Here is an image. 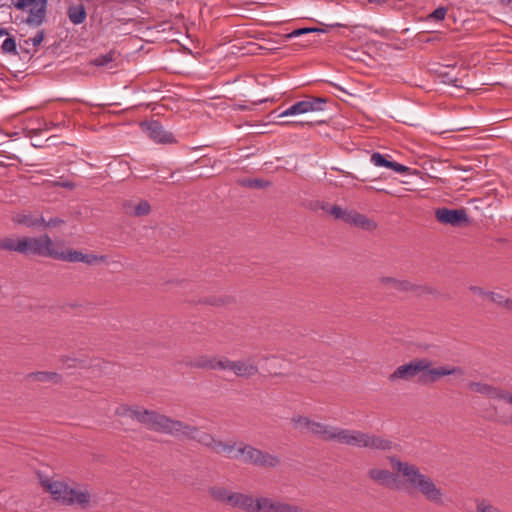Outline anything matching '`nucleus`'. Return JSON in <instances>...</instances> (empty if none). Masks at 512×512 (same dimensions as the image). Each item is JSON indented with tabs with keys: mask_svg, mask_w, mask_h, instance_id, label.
Returning a JSON list of instances; mask_svg holds the SVG:
<instances>
[{
	"mask_svg": "<svg viewBox=\"0 0 512 512\" xmlns=\"http://www.w3.org/2000/svg\"><path fill=\"white\" fill-rule=\"evenodd\" d=\"M280 512H304V509L298 505L281 502Z\"/></svg>",
	"mask_w": 512,
	"mask_h": 512,
	"instance_id": "nucleus-47",
	"label": "nucleus"
},
{
	"mask_svg": "<svg viewBox=\"0 0 512 512\" xmlns=\"http://www.w3.org/2000/svg\"><path fill=\"white\" fill-rule=\"evenodd\" d=\"M447 13V8L444 6H440L436 8L430 15L429 18L436 20V21H442L444 20Z\"/></svg>",
	"mask_w": 512,
	"mask_h": 512,
	"instance_id": "nucleus-46",
	"label": "nucleus"
},
{
	"mask_svg": "<svg viewBox=\"0 0 512 512\" xmlns=\"http://www.w3.org/2000/svg\"><path fill=\"white\" fill-rule=\"evenodd\" d=\"M44 38H45V31L44 30H39L36 33V35L33 38L29 39V40H30V42H32L33 46H38V45H40L43 42Z\"/></svg>",
	"mask_w": 512,
	"mask_h": 512,
	"instance_id": "nucleus-50",
	"label": "nucleus"
},
{
	"mask_svg": "<svg viewBox=\"0 0 512 512\" xmlns=\"http://www.w3.org/2000/svg\"><path fill=\"white\" fill-rule=\"evenodd\" d=\"M447 81L450 82V83H453L455 86H458L456 84L457 78H454V79L453 78H447Z\"/></svg>",
	"mask_w": 512,
	"mask_h": 512,
	"instance_id": "nucleus-61",
	"label": "nucleus"
},
{
	"mask_svg": "<svg viewBox=\"0 0 512 512\" xmlns=\"http://www.w3.org/2000/svg\"><path fill=\"white\" fill-rule=\"evenodd\" d=\"M65 223V221L59 217H54V218H50L48 221H46L44 219V223L41 224V227L43 229H47V228H55V227H60L61 225H63Z\"/></svg>",
	"mask_w": 512,
	"mask_h": 512,
	"instance_id": "nucleus-45",
	"label": "nucleus"
},
{
	"mask_svg": "<svg viewBox=\"0 0 512 512\" xmlns=\"http://www.w3.org/2000/svg\"><path fill=\"white\" fill-rule=\"evenodd\" d=\"M239 186L251 189H266L272 185L269 180L261 178H240L236 180Z\"/></svg>",
	"mask_w": 512,
	"mask_h": 512,
	"instance_id": "nucleus-32",
	"label": "nucleus"
},
{
	"mask_svg": "<svg viewBox=\"0 0 512 512\" xmlns=\"http://www.w3.org/2000/svg\"><path fill=\"white\" fill-rule=\"evenodd\" d=\"M0 250L9 252H18L24 255L30 254L29 237L12 238L5 237L0 239Z\"/></svg>",
	"mask_w": 512,
	"mask_h": 512,
	"instance_id": "nucleus-17",
	"label": "nucleus"
},
{
	"mask_svg": "<svg viewBox=\"0 0 512 512\" xmlns=\"http://www.w3.org/2000/svg\"><path fill=\"white\" fill-rule=\"evenodd\" d=\"M257 459L256 466L260 468H274L281 463L278 456L262 450L260 451Z\"/></svg>",
	"mask_w": 512,
	"mask_h": 512,
	"instance_id": "nucleus-30",
	"label": "nucleus"
},
{
	"mask_svg": "<svg viewBox=\"0 0 512 512\" xmlns=\"http://www.w3.org/2000/svg\"><path fill=\"white\" fill-rule=\"evenodd\" d=\"M62 375L53 371H36L25 375L27 383H37L39 387H48V384L58 385L62 382Z\"/></svg>",
	"mask_w": 512,
	"mask_h": 512,
	"instance_id": "nucleus-15",
	"label": "nucleus"
},
{
	"mask_svg": "<svg viewBox=\"0 0 512 512\" xmlns=\"http://www.w3.org/2000/svg\"><path fill=\"white\" fill-rule=\"evenodd\" d=\"M246 50V47L238 46L236 43H234L233 40L226 41V57L229 55H242L245 56L249 53V51Z\"/></svg>",
	"mask_w": 512,
	"mask_h": 512,
	"instance_id": "nucleus-38",
	"label": "nucleus"
},
{
	"mask_svg": "<svg viewBox=\"0 0 512 512\" xmlns=\"http://www.w3.org/2000/svg\"><path fill=\"white\" fill-rule=\"evenodd\" d=\"M69 20L75 24H82L87 17L86 9L83 4L69 6L67 10Z\"/></svg>",
	"mask_w": 512,
	"mask_h": 512,
	"instance_id": "nucleus-31",
	"label": "nucleus"
},
{
	"mask_svg": "<svg viewBox=\"0 0 512 512\" xmlns=\"http://www.w3.org/2000/svg\"><path fill=\"white\" fill-rule=\"evenodd\" d=\"M226 502L246 512H256V499L251 495L237 492L230 493L226 495Z\"/></svg>",
	"mask_w": 512,
	"mask_h": 512,
	"instance_id": "nucleus-18",
	"label": "nucleus"
},
{
	"mask_svg": "<svg viewBox=\"0 0 512 512\" xmlns=\"http://www.w3.org/2000/svg\"><path fill=\"white\" fill-rule=\"evenodd\" d=\"M74 364L70 365V367H80V368H86L87 365L85 364L84 360L81 359H73Z\"/></svg>",
	"mask_w": 512,
	"mask_h": 512,
	"instance_id": "nucleus-56",
	"label": "nucleus"
},
{
	"mask_svg": "<svg viewBox=\"0 0 512 512\" xmlns=\"http://www.w3.org/2000/svg\"><path fill=\"white\" fill-rule=\"evenodd\" d=\"M226 369L242 379H250L259 373V368L252 357L235 361L226 359Z\"/></svg>",
	"mask_w": 512,
	"mask_h": 512,
	"instance_id": "nucleus-12",
	"label": "nucleus"
},
{
	"mask_svg": "<svg viewBox=\"0 0 512 512\" xmlns=\"http://www.w3.org/2000/svg\"><path fill=\"white\" fill-rule=\"evenodd\" d=\"M151 212V205L147 200H140L131 212L132 217L147 216Z\"/></svg>",
	"mask_w": 512,
	"mask_h": 512,
	"instance_id": "nucleus-35",
	"label": "nucleus"
},
{
	"mask_svg": "<svg viewBox=\"0 0 512 512\" xmlns=\"http://www.w3.org/2000/svg\"><path fill=\"white\" fill-rule=\"evenodd\" d=\"M313 420L307 416L303 415H294L291 418V424L294 429L299 430L300 432L308 431L310 432V427L312 425Z\"/></svg>",
	"mask_w": 512,
	"mask_h": 512,
	"instance_id": "nucleus-33",
	"label": "nucleus"
},
{
	"mask_svg": "<svg viewBox=\"0 0 512 512\" xmlns=\"http://www.w3.org/2000/svg\"><path fill=\"white\" fill-rule=\"evenodd\" d=\"M42 487L48 491L52 498L60 502L64 505H72L74 504V500L72 499L73 494H75V489L70 487L64 481H51L49 479L41 480Z\"/></svg>",
	"mask_w": 512,
	"mask_h": 512,
	"instance_id": "nucleus-8",
	"label": "nucleus"
},
{
	"mask_svg": "<svg viewBox=\"0 0 512 512\" xmlns=\"http://www.w3.org/2000/svg\"><path fill=\"white\" fill-rule=\"evenodd\" d=\"M511 1H512V0H501V2H502L503 4H506V5L510 4V3H511Z\"/></svg>",
	"mask_w": 512,
	"mask_h": 512,
	"instance_id": "nucleus-63",
	"label": "nucleus"
},
{
	"mask_svg": "<svg viewBox=\"0 0 512 512\" xmlns=\"http://www.w3.org/2000/svg\"><path fill=\"white\" fill-rule=\"evenodd\" d=\"M210 494L213 499L218 501H224V489L223 488H210Z\"/></svg>",
	"mask_w": 512,
	"mask_h": 512,
	"instance_id": "nucleus-49",
	"label": "nucleus"
},
{
	"mask_svg": "<svg viewBox=\"0 0 512 512\" xmlns=\"http://www.w3.org/2000/svg\"><path fill=\"white\" fill-rule=\"evenodd\" d=\"M107 175L119 181H124L132 174L128 161L123 159H114L107 165Z\"/></svg>",
	"mask_w": 512,
	"mask_h": 512,
	"instance_id": "nucleus-19",
	"label": "nucleus"
},
{
	"mask_svg": "<svg viewBox=\"0 0 512 512\" xmlns=\"http://www.w3.org/2000/svg\"><path fill=\"white\" fill-rule=\"evenodd\" d=\"M409 281L410 280L408 279H399L390 276H382L379 278V283L382 286L393 289L396 292L406 294L408 290Z\"/></svg>",
	"mask_w": 512,
	"mask_h": 512,
	"instance_id": "nucleus-27",
	"label": "nucleus"
},
{
	"mask_svg": "<svg viewBox=\"0 0 512 512\" xmlns=\"http://www.w3.org/2000/svg\"><path fill=\"white\" fill-rule=\"evenodd\" d=\"M260 451V449L248 444L241 443L239 446H237L235 443L230 444L226 442V452L230 454V457L234 459H240L246 464H252L256 466Z\"/></svg>",
	"mask_w": 512,
	"mask_h": 512,
	"instance_id": "nucleus-13",
	"label": "nucleus"
},
{
	"mask_svg": "<svg viewBox=\"0 0 512 512\" xmlns=\"http://www.w3.org/2000/svg\"><path fill=\"white\" fill-rule=\"evenodd\" d=\"M349 212L350 211H348V210H343L338 205H332V207L329 209L330 215H332L335 219H340V220H343L344 222L346 221L347 215L349 214Z\"/></svg>",
	"mask_w": 512,
	"mask_h": 512,
	"instance_id": "nucleus-41",
	"label": "nucleus"
},
{
	"mask_svg": "<svg viewBox=\"0 0 512 512\" xmlns=\"http://www.w3.org/2000/svg\"><path fill=\"white\" fill-rule=\"evenodd\" d=\"M136 205L131 200H125L122 203V209L125 214L131 216V212H133V209Z\"/></svg>",
	"mask_w": 512,
	"mask_h": 512,
	"instance_id": "nucleus-51",
	"label": "nucleus"
},
{
	"mask_svg": "<svg viewBox=\"0 0 512 512\" xmlns=\"http://www.w3.org/2000/svg\"><path fill=\"white\" fill-rule=\"evenodd\" d=\"M257 102H263V100H262V99H259V100H257V101H252V103H253V104H256Z\"/></svg>",
	"mask_w": 512,
	"mask_h": 512,
	"instance_id": "nucleus-64",
	"label": "nucleus"
},
{
	"mask_svg": "<svg viewBox=\"0 0 512 512\" xmlns=\"http://www.w3.org/2000/svg\"><path fill=\"white\" fill-rule=\"evenodd\" d=\"M114 59H115V51L111 50L108 53H106L105 55H100L99 57L92 59L89 62V65L102 67V66L108 65L109 63L114 61Z\"/></svg>",
	"mask_w": 512,
	"mask_h": 512,
	"instance_id": "nucleus-36",
	"label": "nucleus"
},
{
	"mask_svg": "<svg viewBox=\"0 0 512 512\" xmlns=\"http://www.w3.org/2000/svg\"><path fill=\"white\" fill-rule=\"evenodd\" d=\"M468 387L473 392L480 393L492 399L501 400L505 397L503 389L487 383L471 381Z\"/></svg>",
	"mask_w": 512,
	"mask_h": 512,
	"instance_id": "nucleus-20",
	"label": "nucleus"
},
{
	"mask_svg": "<svg viewBox=\"0 0 512 512\" xmlns=\"http://www.w3.org/2000/svg\"><path fill=\"white\" fill-rule=\"evenodd\" d=\"M115 414L136 420L148 429L171 435H178L181 432L186 437H194L192 432L196 430L182 421L173 420L155 410H148L138 405L121 404L116 408Z\"/></svg>",
	"mask_w": 512,
	"mask_h": 512,
	"instance_id": "nucleus-3",
	"label": "nucleus"
},
{
	"mask_svg": "<svg viewBox=\"0 0 512 512\" xmlns=\"http://www.w3.org/2000/svg\"><path fill=\"white\" fill-rule=\"evenodd\" d=\"M20 160L15 155H2L0 154V166L10 167L15 166Z\"/></svg>",
	"mask_w": 512,
	"mask_h": 512,
	"instance_id": "nucleus-43",
	"label": "nucleus"
},
{
	"mask_svg": "<svg viewBox=\"0 0 512 512\" xmlns=\"http://www.w3.org/2000/svg\"><path fill=\"white\" fill-rule=\"evenodd\" d=\"M345 223L352 224L367 231H372L377 227V224L372 219L356 211L349 212Z\"/></svg>",
	"mask_w": 512,
	"mask_h": 512,
	"instance_id": "nucleus-24",
	"label": "nucleus"
},
{
	"mask_svg": "<svg viewBox=\"0 0 512 512\" xmlns=\"http://www.w3.org/2000/svg\"><path fill=\"white\" fill-rule=\"evenodd\" d=\"M407 293H412L416 297H422L424 295H430L434 299L446 298L437 288L427 283H413L409 281Z\"/></svg>",
	"mask_w": 512,
	"mask_h": 512,
	"instance_id": "nucleus-23",
	"label": "nucleus"
},
{
	"mask_svg": "<svg viewBox=\"0 0 512 512\" xmlns=\"http://www.w3.org/2000/svg\"><path fill=\"white\" fill-rule=\"evenodd\" d=\"M465 371L460 366H438L432 367V361L427 358H415L410 362L400 365L388 377L389 381H409L419 375L421 384H432L444 376H463Z\"/></svg>",
	"mask_w": 512,
	"mask_h": 512,
	"instance_id": "nucleus-4",
	"label": "nucleus"
},
{
	"mask_svg": "<svg viewBox=\"0 0 512 512\" xmlns=\"http://www.w3.org/2000/svg\"><path fill=\"white\" fill-rule=\"evenodd\" d=\"M469 290L472 293L479 295L480 297H486L490 300V293H492V291H486L482 287H479V286H470Z\"/></svg>",
	"mask_w": 512,
	"mask_h": 512,
	"instance_id": "nucleus-48",
	"label": "nucleus"
},
{
	"mask_svg": "<svg viewBox=\"0 0 512 512\" xmlns=\"http://www.w3.org/2000/svg\"><path fill=\"white\" fill-rule=\"evenodd\" d=\"M232 107H233V109H235V110H236L237 108L242 109V110L247 109V106H246V105H239V106L233 105Z\"/></svg>",
	"mask_w": 512,
	"mask_h": 512,
	"instance_id": "nucleus-60",
	"label": "nucleus"
},
{
	"mask_svg": "<svg viewBox=\"0 0 512 512\" xmlns=\"http://www.w3.org/2000/svg\"><path fill=\"white\" fill-rule=\"evenodd\" d=\"M3 36H8L9 37V33H8V30L6 28H1L0 27V37H3Z\"/></svg>",
	"mask_w": 512,
	"mask_h": 512,
	"instance_id": "nucleus-59",
	"label": "nucleus"
},
{
	"mask_svg": "<svg viewBox=\"0 0 512 512\" xmlns=\"http://www.w3.org/2000/svg\"><path fill=\"white\" fill-rule=\"evenodd\" d=\"M255 80L249 76H237L232 81L226 80V98L233 100L237 97L255 98Z\"/></svg>",
	"mask_w": 512,
	"mask_h": 512,
	"instance_id": "nucleus-7",
	"label": "nucleus"
},
{
	"mask_svg": "<svg viewBox=\"0 0 512 512\" xmlns=\"http://www.w3.org/2000/svg\"><path fill=\"white\" fill-rule=\"evenodd\" d=\"M328 27H330V28H334V27H343V25H342V24H339V23H336V24H331V25H329Z\"/></svg>",
	"mask_w": 512,
	"mask_h": 512,
	"instance_id": "nucleus-62",
	"label": "nucleus"
},
{
	"mask_svg": "<svg viewBox=\"0 0 512 512\" xmlns=\"http://www.w3.org/2000/svg\"><path fill=\"white\" fill-rule=\"evenodd\" d=\"M90 493L88 491H76L72 499L74 503L79 504L82 508H86L90 503Z\"/></svg>",
	"mask_w": 512,
	"mask_h": 512,
	"instance_id": "nucleus-39",
	"label": "nucleus"
},
{
	"mask_svg": "<svg viewBox=\"0 0 512 512\" xmlns=\"http://www.w3.org/2000/svg\"><path fill=\"white\" fill-rule=\"evenodd\" d=\"M12 221L17 225L37 229L44 223L43 216H35L32 213H17L12 216Z\"/></svg>",
	"mask_w": 512,
	"mask_h": 512,
	"instance_id": "nucleus-25",
	"label": "nucleus"
},
{
	"mask_svg": "<svg viewBox=\"0 0 512 512\" xmlns=\"http://www.w3.org/2000/svg\"><path fill=\"white\" fill-rule=\"evenodd\" d=\"M108 257L106 255H96V254H84L82 251H78L72 248H68L64 251H61L59 260L70 262V263H78L82 262L87 265H96L100 263H106Z\"/></svg>",
	"mask_w": 512,
	"mask_h": 512,
	"instance_id": "nucleus-14",
	"label": "nucleus"
},
{
	"mask_svg": "<svg viewBox=\"0 0 512 512\" xmlns=\"http://www.w3.org/2000/svg\"><path fill=\"white\" fill-rule=\"evenodd\" d=\"M358 179L364 182L368 180H375L377 178L375 177V172L372 167L368 165L360 171V177H358Z\"/></svg>",
	"mask_w": 512,
	"mask_h": 512,
	"instance_id": "nucleus-44",
	"label": "nucleus"
},
{
	"mask_svg": "<svg viewBox=\"0 0 512 512\" xmlns=\"http://www.w3.org/2000/svg\"><path fill=\"white\" fill-rule=\"evenodd\" d=\"M345 445L379 451H389L397 447L393 441L382 436L350 429L347 431Z\"/></svg>",
	"mask_w": 512,
	"mask_h": 512,
	"instance_id": "nucleus-5",
	"label": "nucleus"
},
{
	"mask_svg": "<svg viewBox=\"0 0 512 512\" xmlns=\"http://www.w3.org/2000/svg\"><path fill=\"white\" fill-rule=\"evenodd\" d=\"M476 512H502L498 507L487 503L485 500L477 502Z\"/></svg>",
	"mask_w": 512,
	"mask_h": 512,
	"instance_id": "nucleus-42",
	"label": "nucleus"
},
{
	"mask_svg": "<svg viewBox=\"0 0 512 512\" xmlns=\"http://www.w3.org/2000/svg\"><path fill=\"white\" fill-rule=\"evenodd\" d=\"M313 207L314 209H321L329 214V209L332 207V205L324 201H316Z\"/></svg>",
	"mask_w": 512,
	"mask_h": 512,
	"instance_id": "nucleus-52",
	"label": "nucleus"
},
{
	"mask_svg": "<svg viewBox=\"0 0 512 512\" xmlns=\"http://www.w3.org/2000/svg\"><path fill=\"white\" fill-rule=\"evenodd\" d=\"M148 129L150 137L159 143H171L173 141L172 134L167 133L158 121L151 122Z\"/></svg>",
	"mask_w": 512,
	"mask_h": 512,
	"instance_id": "nucleus-28",
	"label": "nucleus"
},
{
	"mask_svg": "<svg viewBox=\"0 0 512 512\" xmlns=\"http://www.w3.org/2000/svg\"><path fill=\"white\" fill-rule=\"evenodd\" d=\"M435 217L438 222L453 227H462L469 224L470 219L466 209H450L447 207L437 208Z\"/></svg>",
	"mask_w": 512,
	"mask_h": 512,
	"instance_id": "nucleus-10",
	"label": "nucleus"
},
{
	"mask_svg": "<svg viewBox=\"0 0 512 512\" xmlns=\"http://www.w3.org/2000/svg\"><path fill=\"white\" fill-rule=\"evenodd\" d=\"M348 429L329 426L321 422L314 421L310 427V433L321 439L322 441L330 442L336 441L340 444H345Z\"/></svg>",
	"mask_w": 512,
	"mask_h": 512,
	"instance_id": "nucleus-9",
	"label": "nucleus"
},
{
	"mask_svg": "<svg viewBox=\"0 0 512 512\" xmlns=\"http://www.w3.org/2000/svg\"><path fill=\"white\" fill-rule=\"evenodd\" d=\"M490 301L508 311H512L511 298H506L504 295L492 291V293H490Z\"/></svg>",
	"mask_w": 512,
	"mask_h": 512,
	"instance_id": "nucleus-34",
	"label": "nucleus"
},
{
	"mask_svg": "<svg viewBox=\"0 0 512 512\" xmlns=\"http://www.w3.org/2000/svg\"><path fill=\"white\" fill-rule=\"evenodd\" d=\"M2 51L4 53L14 54L18 55L17 51V44L13 37L9 36L7 37L1 44H0Z\"/></svg>",
	"mask_w": 512,
	"mask_h": 512,
	"instance_id": "nucleus-40",
	"label": "nucleus"
},
{
	"mask_svg": "<svg viewBox=\"0 0 512 512\" xmlns=\"http://www.w3.org/2000/svg\"><path fill=\"white\" fill-rule=\"evenodd\" d=\"M29 45H30V40H24L23 43H20L19 47H20L21 52L24 53L25 55L29 56V58H30L32 56V54H31Z\"/></svg>",
	"mask_w": 512,
	"mask_h": 512,
	"instance_id": "nucleus-54",
	"label": "nucleus"
},
{
	"mask_svg": "<svg viewBox=\"0 0 512 512\" xmlns=\"http://www.w3.org/2000/svg\"><path fill=\"white\" fill-rule=\"evenodd\" d=\"M388 459L393 470L402 475L401 484L409 495L419 494L437 507L445 505V493L431 476L422 473L417 465L401 461L397 456Z\"/></svg>",
	"mask_w": 512,
	"mask_h": 512,
	"instance_id": "nucleus-1",
	"label": "nucleus"
},
{
	"mask_svg": "<svg viewBox=\"0 0 512 512\" xmlns=\"http://www.w3.org/2000/svg\"><path fill=\"white\" fill-rule=\"evenodd\" d=\"M448 131H461L464 130L466 127L461 122H451L447 125Z\"/></svg>",
	"mask_w": 512,
	"mask_h": 512,
	"instance_id": "nucleus-53",
	"label": "nucleus"
},
{
	"mask_svg": "<svg viewBox=\"0 0 512 512\" xmlns=\"http://www.w3.org/2000/svg\"><path fill=\"white\" fill-rule=\"evenodd\" d=\"M199 302L203 303V304L217 306V305H220L222 300L221 299H216L214 297H207V298H204V299L200 300Z\"/></svg>",
	"mask_w": 512,
	"mask_h": 512,
	"instance_id": "nucleus-55",
	"label": "nucleus"
},
{
	"mask_svg": "<svg viewBox=\"0 0 512 512\" xmlns=\"http://www.w3.org/2000/svg\"><path fill=\"white\" fill-rule=\"evenodd\" d=\"M56 185H59L61 187L68 188V189H73L75 187V184L70 181L61 182V183L57 182Z\"/></svg>",
	"mask_w": 512,
	"mask_h": 512,
	"instance_id": "nucleus-57",
	"label": "nucleus"
},
{
	"mask_svg": "<svg viewBox=\"0 0 512 512\" xmlns=\"http://www.w3.org/2000/svg\"><path fill=\"white\" fill-rule=\"evenodd\" d=\"M281 501L268 497L256 498V512H280Z\"/></svg>",
	"mask_w": 512,
	"mask_h": 512,
	"instance_id": "nucleus-29",
	"label": "nucleus"
},
{
	"mask_svg": "<svg viewBox=\"0 0 512 512\" xmlns=\"http://www.w3.org/2000/svg\"><path fill=\"white\" fill-rule=\"evenodd\" d=\"M371 161L373 162V164L375 166L385 167V168L391 169L398 173H409V174H414V175L421 174V172L416 169L412 170L411 168H409L403 164L388 160L385 155H383L379 152H374L371 155Z\"/></svg>",
	"mask_w": 512,
	"mask_h": 512,
	"instance_id": "nucleus-16",
	"label": "nucleus"
},
{
	"mask_svg": "<svg viewBox=\"0 0 512 512\" xmlns=\"http://www.w3.org/2000/svg\"><path fill=\"white\" fill-rule=\"evenodd\" d=\"M193 427L196 429L192 432L194 437H188L189 439L197 440L199 443L212 448L217 453L224 450V445L221 441H216L210 434L204 432L199 433L198 428L195 426Z\"/></svg>",
	"mask_w": 512,
	"mask_h": 512,
	"instance_id": "nucleus-26",
	"label": "nucleus"
},
{
	"mask_svg": "<svg viewBox=\"0 0 512 512\" xmlns=\"http://www.w3.org/2000/svg\"><path fill=\"white\" fill-rule=\"evenodd\" d=\"M504 395H505V397L502 398L501 400H506V401H508L509 403L512 404V394L509 393L508 391L504 390Z\"/></svg>",
	"mask_w": 512,
	"mask_h": 512,
	"instance_id": "nucleus-58",
	"label": "nucleus"
},
{
	"mask_svg": "<svg viewBox=\"0 0 512 512\" xmlns=\"http://www.w3.org/2000/svg\"><path fill=\"white\" fill-rule=\"evenodd\" d=\"M10 4L2 3L0 7H14L20 11H28L26 23L40 26L46 20L47 0H10Z\"/></svg>",
	"mask_w": 512,
	"mask_h": 512,
	"instance_id": "nucleus-6",
	"label": "nucleus"
},
{
	"mask_svg": "<svg viewBox=\"0 0 512 512\" xmlns=\"http://www.w3.org/2000/svg\"><path fill=\"white\" fill-rule=\"evenodd\" d=\"M367 475L370 480L375 483L388 487H391V483L397 478V475L388 469L371 468L368 470Z\"/></svg>",
	"mask_w": 512,
	"mask_h": 512,
	"instance_id": "nucleus-22",
	"label": "nucleus"
},
{
	"mask_svg": "<svg viewBox=\"0 0 512 512\" xmlns=\"http://www.w3.org/2000/svg\"><path fill=\"white\" fill-rule=\"evenodd\" d=\"M327 103L326 98L308 97L305 100L297 101L287 109L280 111L281 107L271 112L275 115L277 121L275 123L285 125H320L327 122L329 118L324 106Z\"/></svg>",
	"mask_w": 512,
	"mask_h": 512,
	"instance_id": "nucleus-2",
	"label": "nucleus"
},
{
	"mask_svg": "<svg viewBox=\"0 0 512 512\" xmlns=\"http://www.w3.org/2000/svg\"><path fill=\"white\" fill-rule=\"evenodd\" d=\"M185 365L187 367L200 369H224V362L222 360H217L214 357H209L206 355H201L192 360H189L185 362Z\"/></svg>",
	"mask_w": 512,
	"mask_h": 512,
	"instance_id": "nucleus-21",
	"label": "nucleus"
},
{
	"mask_svg": "<svg viewBox=\"0 0 512 512\" xmlns=\"http://www.w3.org/2000/svg\"><path fill=\"white\" fill-rule=\"evenodd\" d=\"M29 242L30 254L59 260L61 251L55 249L54 242L48 234L29 237Z\"/></svg>",
	"mask_w": 512,
	"mask_h": 512,
	"instance_id": "nucleus-11",
	"label": "nucleus"
},
{
	"mask_svg": "<svg viewBox=\"0 0 512 512\" xmlns=\"http://www.w3.org/2000/svg\"><path fill=\"white\" fill-rule=\"evenodd\" d=\"M327 30L319 27L298 28L287 34V38H294L308 33H325Z\"/></svg>",
	"mask_w": 512,
	"mask_h": 512,
	"instance_id": "nucleus-37",
	"label": "nucleus"
}]
</instances>
